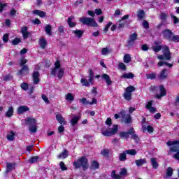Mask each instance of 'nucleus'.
<instances>
[{
    "label": "nucleus",
    "instance_id": "obj_13",
    "mask_svg": "<svg viewBox=\"0 0 179 179\" xmlns=\"http://www.w3.org/2000/svg\"><path fill=\"white\" fill-rule=\"evenodd\" d=\"M159 92L160 94H157L155 96L156 99H158V100H160L164 96L167 95V91L166 90V88H164V85H159Z\"/></svg>",
    "mask_w": 179,
    "mask_h": 179
},
{
    "label": "nucleus",
    "instance_id": "obj_51",
    "mask_svg": "<svg viewBox=\"0 0 179 179\" xmlns=\"http://www.w3.org/2000/svg\"><path fill=\"white\" fill-rule=\"evenodd\" d=\"M21 89H22V90H24V92H26L28 89H29V84H27V83H21Z\"/></svg>",
    "mask_w": 179,
    "mask_h": 179
},
{
    "label": "nucleus",
    "instance_id": "obj_28",
    "mask_svg": "<svg viewBox=\"0 0 179 179\" xmlns=\"http://www.w3.org/2000/svg\"><path fill=\"white\" fill-rule=\"evenodd\" d=\"M80 120V116H74L73 117L71 118V125L72 127H75L78 122H79V120Z\"/></svg>",
    "mask_w": 179,
    "mask_h": 179
},
{
    "label": "nucleus",
    "instance_id": "obj_17",
    "mask_svg": "<svg viewBox=\"0 0 179 179\" xmlns=\"http://www.w3.org/2000/svg\"><path fill=\"white\" fill-rule=\"evenodd\" d=\"M110 152H111V150L103 149L101 151V155H102V156H103L106 160H108V159L110 157Z\"/></svg>",
    "mask_w": 179,
    "mask_h": 179
},
{
    "label": "nucleus",
    "instance_id": "obj_48",
    "mask_svg": "<svg viewBox=\"0 0 179 179\" xmlns=\"http://www.w3.org/2000/svg\"><path fill=\"white\" fill-rule=\"evenodd\" d=\"M170 152H171L172 153H176L177 152H179V147L176 146V145H173V146L171 147L170 148Z\"/></svg>",
    "mask_w": 179,
    "mask_h": 179
},
{
    "label": "nucleus",
    "instance_id": "obj_15",
    "mask_svg": "<svg viewBox=\"0 0 179 179\" xmlns=\"http://www.w3.org/2000/svg\"><path fill=\"white\" fill-rule=\"evenodd\" d=\"M29 110L30 109L27 106H21L17 108V114H19V115H20L22 114H24V113H26L27 111H29Z\"/></svg>",
    "mask_w": 179,
    "mask_h": 179
},
{
    "label": "nucleus",
    "instance_id": "obj_18",
    "mask_svg": "<svg viewBox=\"0 0 179 179\" xmlns=\"http://www.w3.org/2000/svg\"><path fill=\"white\" fill-rule=\"evenodd\" d=\"M143 132H145L148 131V134H153L155 129H153V127L148 125V126H142Z\"/></svg>",
    "mask_w": 179,
    "mask_h": 179
},
{
    "label": "nucleus",
    "instance_id": "obj_25",
    "mask_svg": "<svg viewBox=\"0 0 179 179\" xmlns=\"http://www.w3.org/2000/svg\"><path fill=\"white\" fill-rule=\"evenodd\" d=\"M38 44L41 48H42V50H44L45 47H47V40H45V38H41L38 41Z\"/></svg>",
    "mask_w": 179,
    "mask_h": 179
},
{
    "label": "nucleus",
    "instance_id": "obj_22",
    "mask_svg": "<svg viewBox=\"0 0 179 179\" xmlns=\"http://www.w3.org/2000/svg\"><path fill=\"white\" fill-rule=\"evenodd\" d=\"M99 167H100V164H99L97 161L93 160L91 162V165H90L91 170H97V169H99Z\"/></svg>",
    "mask_w": 179,
    "mask_h": 179
},
{
    "label": "nucleus",
    "instance_id": "obj_29",
    "mask_svg": "<svg viewBox=\"0 0 179 179\" xmlns=\"http://www.w3.org/2000/svg\"><path fill=\"white\" fill-rule=\"evenodd\" d=\"M137 17L138 20H143V19H145V10H138L137 12Z\"/></svg>",
    "mask_w": 179,
    "mask_h": 179
},
{
    "label": "nucleus",
    "instance_id": "obj_56",
    "mask_svg": "<svg viewBox=\"0 0 179 179\" xmlns=\"http://www.w3.org/2000/svg\"><path fill=\"white\" fill-rule=\"evenodd\" d=\"M127 174H128V171H127V169H125V168L121 169L120 172V177H121V176H127Z\"/></svg>",
    "mask_w": 179,
    "mask_h": 179
},
{
    "label": "nucleus",
    "instance_id": "obj_64",
    "mask_svg": "<svg viewBox=\"0 0 179 179\" xmlns=\"http://www.w3.org/2000/svg\"><path fill=\"white\" fill-rule=\"evenodd\" d=\"M152 106H153V101H150L148 102V103L145 106V108L147 110H148L149 108H150L151 107H152Z\"/></svg>",
    "mask_w": 179,
    "mask_h": 179
},
{
    "label": "nucleus",
    "instance_id": "obj_46",
    "mask_svg": "<svg viewBox=\"0 0 179 179\" xmlns=\"http://www.w3.org/2000/svg\"><path fill=\"white\" fill-rule=\"evenodd\" d=\"M167 19V14L164 13H161L160 14V20L162 23H166V20Z\"/></svg>",
    "mask_w": 179,
    "mask_h": 179
},
{
    "label": "nucleus",
    "instance_id": "obj_50",
    "mask_svg": "<svg viewBox=\"0 0 179 179\" xmlns=\"http://www.w3.org/2000/svg\"><path fill=\"white\" fill-rule=\"evenodd\" d=\"M64 69H59L58 73H57V78L59 79H62V77L64 76Z\"/></svg>",
    "mask_w": 179,
    "mask_h": 179
},
{
    "label": "nucleus",
    "instance_id": "obj_9",
    "mask_svg": "<svg viewBox=\"0 0 179 179\" xmlns=\"http://www.w3.org/2000/svg\"><path fill=\"white\" fill-rule=\"evenodd\" d=\"M162 51L166 61H170L171 59V52H170V48L167 45H164L162 47Z\"/></svg>",
    "mask_w": 179,
    "mask_h": 179
},
{
    "label": "nucleus",
    "instance_id": "obj_62",
    "mask_svg": "<svg viewBox=\"0 0 179 179\" xmlns=\"http://www.w3.org/2000/svg\"><path fill=\"white\" fill-rule=\"evenodd\" d=\"M12 78H13L12 77V76H10V74H8L3 78V80H4L5 82H7L8 80H10Z\"/></svg>",
    "mask_w": 179,
    "mask_h": 179
},
{
    "label": "nucleus",
    "instance_id": "obj_24",
    "mask_svg": "<svg viewBox=\"0 0 179 179\" xmlns=\"http://www.w3.org/2000/svg\"><path fill=\"white\" fill-rule=\"evenodd\" d=\"M134 78H135V74L131 72L124 73L123 75L121 76V78H123V79H134Z\"/></svg>",
    "mask_w": 179,
    "mask_h": 179
},
{
    "label": "nucleus",
    "instance_id": "obj_26",
    "mask_svg": "<svg viewBox=\"0 0 179 179\" xmlns=\"http://www.w3.org/2000/svg\"><path fill=\"white\" fill-rule=\"evenodd\" d=\"M68 150L64 149L62 152L57 155V159H66V157H68Z\"/></svg>",
    "mask_w": 179,
    "mask_h": 179
},
{
    "label": "nucleus",
    "instance_id": "obj_38",
    "mask_svg": "<svg viewBox=\"0 0 179 179\" xmlns=\"http://www.w3.org/2000/svg\"><path fill=\"white\" fill-rule=\"evenodd\" d=\"M38 159H40V157H38V156L31 157V158L29 160V162L31 164H33L34 163H37V162H38Z\"/></svg>",
    "mask_w": 179,
    "mask_h": 179
},
{
    "label": "nucleus",
    "instance_id": "obj_32",
    "mask_svg": "<svg viewBox=\"0 0 179 179\" xmlns=\"http://www.w3.org/2000/svg\"><path fill=\"white\" fill-rule=\"evenodd\" d=\"M72 33L73 34H75L76 36H77L78 38H81L82 36H83V33L85 32L83 30L76 29V30H73Z\"/></svg>",
    "mask_w": 179,
    "mask_h": 179
},
{
    "label": "nucleus",
    "instance_id": "obj_63",
    "mask_svg": "<svg viewBox=\"0 0 179 179\" xmlns=\"http://www.w3.org/2000/svg\"><path fill=\"white\" fill-rule=\"evenodd\" d=\"M143 27H144V29H149V22L147 20H144L143 21Z\"/></svg>",
    "mask_w": 179,
    "mask_h": 179
},
{
    "label": "nucleus",
    "instance_id": "obj_27",
    "mask_svg": "<svg viewBox=\"0 0 179 179\" xmlns=\"http://www.w3.org/2000/svg\"><path fill=\"white\" fill-rule=\"evenodd\" d=\"M15 164L7 162L6 173H10V171H12V170H13V169H15Z\"/></svg>",
    "mask_w": 179,
    "mask_h": 179
},
{
    "label": "nucleus",
    "instance_id": "obj_61",
    "mask_svg": "<svg viewBox=\"0 0 179 179\" xmlns=\"http://www.w3.org/2000/svg\"><path fill=\"white\" fill-rule=\"evenodd\" d=\"M111 24H113V22L111 21H110L106 26L104 28V31L105 33H107L108 31V29H110V27H111Z\"/></svg>",
    "mask_w": 179,
    "mask_h": 179
},
{
    "label": "nucleus",
    "instance_id": "obj_33",
    "mask_svg": "<svg viewBox=\"0 0 179 179\" xmlns=\"http://www.w3.org/2000/svg\"><path fill=\"white\" fill-rule=\"evenodd\" d=\"M145 77L147 79H150V80H155L157 77V74L155 72H152L150 73L145 74Z\"/></svg>",
    "mask_w": 179,
    "mask_h": 179
},
{
    "label": "nucleus",
    "instance_id": "obj_1",
    "mask_svg": "<svg viewBox=\"0 0 179 179\" xmlns=\"http://www.w3.org/2000/svg\"><path fill=\"white\" fill-rule=\"evenodd\" d=\"M119 136L121 139H132L135 142H139V136L136 134V131L134 127H130L127 131H120Z\"/></svg>",
    "mask_w": 179,
    "mask_h": 179
},
{
    "label": "nucleus",
    "instance_id": "obj_19",
    "mask_svg": "<svg viewBox=\"0 0 179 179\" xmlns=\"http://www.w3.org/2000/svg\"><path fill=\"white\" fill-rule=\"evenodd\" d=\"M150 162L152 169L157 170V169H159V162H157V159L155 157H152L150 158Z\"/></svg>",
    "mask_w": 179,
    "mask_h": 179
},
{
    "label": "nucleus",
    "instance_id": "obj_59",
    "mask_svg": "<svg viewBox=\"0 0 179 179\" xmlns=\"http://www.w3.org/2000/svg\"><path fill=\"white\" fill-rule=\"evenodd\" d=\"M122 15V13L121 12L120 9H117L115 11V13L113 14V16L115 17H117L118 16H121Z\"/></svg>",
    "mask_w": 179,
    "mask_h": 179
},
{
    "label": "nucleus",
    "instance_id": "obj_6",
    "mask_svg": "<svg viewBox=\"0 0 179 179\" xmlns=\"http://www.w3.org/2000/svg\"><path fill=\"white\" fill-rule=\"evenodd\" d=\"M26 64H27V59H26L24 57L20 59L19 65L21 69L17 71V75L22 76L23 75V72H29V71H30L29 66Z\"/></svg>",
    "mask_w": 179,
    "mask_h": 179
},
{
    "label": "nucleus",
    "instance_id": "obj_47",
    "mask_svg": "<svg viewBox=\"0 0 179 179\" xmlns=\"http://www.w3.org/2000/svg\"><path fill=\"white\" fill-rule=\"evenodd\" d=\"M29 131L32 134H36V132H37V124H34L33 126H30Z\"/></svg>",
    "mask_w": 179,
    "mask_h": 179
},
{
    "label": "nucleus",
    "instance_id": "obj_40",
    "mask_svg": "<svg viewBox=\"0 0 179 179\" xmlns=\"http://www.w3.org/2000/svg\"><path fill=\"white\" fill-rule=\"evenodd\" d=\"M20 43H22V39L20 38L16 37L12 40V45H17Z\"/></svg>",
    "mask_w": 179,
    "mask_h": 179
},
{
    "label": "nucleus",
    "instance_id": "obj_11",
    "mask_svg": "<svg viewBox=\"0 0 179 179\" xmlns=\"http://www.w3.org/2000/svg\"><path fill=\"white\" fill-rule=\"evenodd\" d=\"M24 124L28 125L29 127H32L33 125H37V120L34 117H28L27 119L24 120Z\"/></svg>",
    "mask_w": 179,
    "mask_h": 179
},
{
    "label": "nucleus",
    "instance_id": "obj_49",
    "mask_svg": "<svg viewBox=\"0 0 179 179\" xmlns=\"http://www.w3.org/2000/svg\"><path fill=\"white\" fill-rule=\"evenodd\" d=\"M166 145L168 146H173V145H179V141H167Z\"/></svg>",
    "mask_w": 179,
    "mask_h": 179
},
{
    "label": "nucleus",
    "instance_id": "obj_41",
    "mask_svg": "<svg viewBox=\"0 0 179 179\" xmlns=\"http://www.w3.org/2000/svg\"><path fill=\"white\" fill-rule=\"evenodd\" d=\"M125 153H127V155H130V156H135L137 152H136V150L135 149H131V150H125Z\"/></svg>",
    "mask_w": 179,
    "mask_h": 179
},
{
    "label": "nucleus",
    "instance_id": "obj_53",
    "mask_svg": "<svg viewBox=\"0 0 179 179\" xmlns=\"http://www.w3.org/2000/svg\"><path fill=\"white\" fill-rule=\"evenodd\" d=\"M166 176L167 177H171L173 176V169L171 167H169L166 169Z\"/></svg>",
    "mask_w": 179,
    "mask_h": 179
},
{
    "label": "nucleus",
    "instance_id": "obj_7",
    "mask_svg": "<svg viewBox=\"0 0 179 179\" xmlns=\"http://www.w3.org/2000/svg\"><path fill=\"white\" fill-rule=\"evenodd\" d=\"M135 87L130 85L124 90L123 97L126 101H130L132 100V92H135Z\"/></svg>",
    "mask_w": 179,
    "mask_h": 179
},
{
    "label": "nucleus",
    "instance_id": "obj_3",
    "mask_svg": "<svg viewBox=\"0 0 179 179\" xmlns=\"http://www.w3.org/2000/svg\"><path fill=\"white\" fill-rule=\"evenodd\" d=\"M163 38L170 43H179V36L174 35L171 29H165L162 31Z\"/></svg>",
    "mask_w": 179,
    "mask_h": 179
},
{
    "label": "nucleus",
    "instance_id": "obj_52",
    "mask_svg": "<svg viewBox=\"0 0 179 179\" xmlns=\"http://www.w3.org/2000/svg\"><path fill=\"white\" fill-rule=\"evenodd\" d=\"M66 100H69L70 101H73L75 100V96L71 93H68L66 94Z\"/></svg>",
    "mask_w": 179,
    "mask_h": 179
},
{
    "label": "nucleus",
    "instance_id": "obj_16",
    "mask_svg": "<svg viewBox=\"0 0 179 179\" xmlns=\"http://www.w3.org/2000/svg\"><path fill=\"white\" fill-rule=\"evenodd\" d=\"M102 79L105 80L107 86H111V85H113V81L111 80V78H110L108 74H102Z\"/></svg>",
    "mask_w": 179,
    "mask_h": 179
},
{
    "label": "nucleus",
    "instance_id": "obj_4",
    "mask_svg": "<svg viewBox=\"0 0 179 179\" xmlns=\"http://www.w3.org/2000/svg\"><path fill=\"white\" fill-rule=\"evenodd\" d=\"M101 132L103 136H113V135H115L118 132V125L114 124L113 125V128L108 127V129L103 127L101 129Z\"/></svg>",
    "mask_w": 179,
    "mask_h": 179
},
{
    "label": "nucleus",
    "instance_id": "obj_60",
    "mask_svg": "<svg viewBox=\"0 0 179 179\" xmlns=\"http://www.w3.org/2000/svg\"><path fill=\"white\" fill-rule=\"evenodd\" d=\"M171 18L173 19V24H177V23H179L178 17H177L175 15H173V14L171 15Z\"/></svg>",
    "mask_w": 179,
    "mask_h": 179
},
{
    "label": "nucleus",
    "instance_id": "obj_57",
    "mask_svg": "<svg viewBox=\"0 0 179 179\" xmlns=\"http://www.w3.org/2000/svg\"><path fill=\"white\" fill-rule=\"evenodd\" d=\"M119 69H121L122 71H127V66L122 62L119 63Z\"/></svg>",
    "mask_w": 179,
    "mask_h": 179
},
{
    "label": "nucleus",
    "instance_id": "obj_58",
    "mask_svg": "<svg viewBox=\"0 0 179 179\" xmlns=\"http://www.w3.org/2000/svg\"><path fill=\"white\" fill-rule=\"evenodd\" d=\"M80 103H82L83 106H87V104H89V101H87L86 98H82L80 99Z\"/></svg>",
    "mask_w": 179,
    "mask_h": 179
},
{
    "label": "nucleus",
    "instance_id": "obj_2",
    "mask_svg": "<svg viewBox=\"0 0 179 179\" xmlns=\"http://www.w3.org/2000/svg\"><path fill=\"white\" fill-rule=\"evenodd\" d=\"M73 166L75 170L82 167L83 171H86L89 169V159L85 156L80 157L73 162Z\"/></svg>",
    "mask_w": 179,
    "mask_h": 179
},
{
    "label": "nucleus",
    "instance_id": "obj_5",
    "mask_svg": "<svg viewBox=\"0 0 179 179\" xmlns=\"http://www.w3.org/2000/svg\"><path fill=\"white\" fill-rule=\"evenodd\" d=\"M80 22L86 26H90L91 27H99V24L96 22V20L94 18L83 17L80 18Z\"/></svg>",
    "mask_w": 179,
    "mask_h": 179
},
{
    "label": "nucleus",
    "instance_id": "obj_12",
    "mask_svg": "<svg viewBox=\"0 0 179 179\" xmlns=\"http://www.w3.org/2000/svg\"><path fill=\"white\" fill-rule=\"evenodd\" d=\"M169 77V71L166 69H162L157 78L159 80H164Z\"/></svg>",
    "mask_w": 179,
    "mask_h": 179
},
{
    "label": "nucleus",
    "instance_id": "obj_35",
    "mask_svg": "<svg viewBox=\"0 0 179 179\" xmlns=\"http://www.w3.org/2000/svg\"><path fill=\"white\" fill-rule=\"evenodd\" d=\"M73 19V17L72 16L69 17V18L67 19V23L69 27H75L76 26V22H72Z\"/></svg>",
    "mask_w": 179,
    "mask_h": 179
},
{
    "label": "nucleus",
    "instance_id": "obj_8",
    "mask_svg": "<svg viewBox=\"0 0 179 179\" xmlns=\"http://www.w3.org/2000/svg\"><path fill=\"white\" fill-rule=\"evenodd\" d=\"M138 40V34L134 32L129 36V38L127 41V45L129 47H134V44H135V41Z\"/></svg>",
    "mask_w": 179,
    "mask_h": 179
},
{
    "label": "nucleus",
    "instance_id": "obj_43",
    "mask_svg": "<svg viewBox=\"0 0 179 179\" xmlns=\"http://www.w3.org/2000/svg\"><path fill=\"white\" fill-rule=\"evenodd\" d=\"M7 139L10 141H15V132L11 131L10 134L7 135Z\"/></svg>",
    "mask_w": 179,
    "mask_h": 179
},
{
    "label": "nucleus",
    "instance_id": "obj_14",
    "mask_svg": "<svg viewBox=\"0 0 179 179\" xmlns=\"http://www.w3.org/2000/svg\"><path fill=\"white\" fill-rule=\"evenodd\" d=\"M32 80L34 85H38L40 83V73L38 71L33 72Z\"/></svg>",
    "mask_w": 179,
    "mask_h": 179
},
{
    "label": "nucleus",
    "instance_id": "obj_10",
    "mask_svg": "<svg viewBox=\"0 0 179 179\" xmlns=\"http://www.w3.org/2000/svg\"><path fill=\"white\" fill-rule=\"evenodd\" d=\"M29 27L24 26L21 28V33L24 40H27L28 37L31 36V32L27 31Z\"/></svg>",
    "mask_w": 179,
    "mask_h": 179
},
{
    "label": "nucleus",
    "instance_id": "obj_55",
    "mask_svg": "<svg viewBox=\"0 0 179 179\" xmlns=\"http://www.w3.org/2000/svg\"><path fill=\"white\" fill-rule=\"evenodd\" d=\"M2 40L3 43H8L9 41V34L6 33L3 36Z\"/></svg>",
    "mask_w": 179,
    "mask_h": 179
},
{
    "label": "nucleus",
    "instance_id": "obj_42",
    "mask_svg": "<svg viewBox=\"0 0 179 179\" xmlns=\"http://www.w3.org/2000/svg\"><path fill=\"white\" fill-rule=\"evenodd\" d=\"M145 163H146V159H140L136 160V166H141L145 164Z\"/></svg>",
    "mask_w": 179,
    "mask_h": 179
},
{
    "label": "nucleus",
    "instance_id": "obj_23",
    "mask_svg": "<svg viewBox=\"0 0 179 179\" xmlns=\"http://www.w3.org/2000/svg\"><path fill=\"white\" fill-rule=\"evenodd\" d=\"M122 118L123 120L124 118L125 124H131V122H132V117H131V115L123 114L122 115Z\"/></svg>",
    "mask_w": 179,
    "mask_h": 179
},
{
    "label": "nucleus",
    "instance_id": "obj_54",
    "mask_svg": "<svg viewBox=\"0 0 179 179\" xmlns=\"http://www.w3.org/2000/svg\"><path fill=\"white\" fill-rule=\"evenodd\" d=\"M106 125H108V127H111L113 125V120L111 117H108L105 122Z\"/></svg>",
    "mask_w": 179,
    "mask_h": 179
},
{
    "label": "nucleus",
    "instance_id": "obj_21",
    "mask_svg": "<svg viewBox=\"0 0 179 179\" xmlns=\"http://www.w3.org/2000/svg\"><path fill=\"white\" fill-rule=\"evenodd\" d=\"M34 15H36L39 16V17H45L47 13L44 11H41V10H35L33 11Z\"/></svg>",
    "mask_w": 179,
    "mask_h": 179
},
{
    "label": "nucleus",
    "instance_id": "obj_45",
    "mask_svg": "<svg viewBox=\"0 0 179 179\" xmlns=\"http://www.w3.org/2000/svg\"><path fill=\"white\" fill-rule=\"evenodd\" d=\"M162 48H163V46L162 45L152 47V50L154 51V52H159V51H162Z\"/></svg>",
    "mask_w": 179,
    "mask_h": 179
},
{
    "label": "nucleus",
    "instance_id": "obj_31",
    "mask_svg": "<svg viewBox=\"0 0 179 179\" xmlns=\"http://www.w3.org/2000/svg\"><path fill=\"white\" fill-rule=\"evenodd\" d=\"M110 52H113V50L108 49V48H103L101 50V55H108V54H110Z\"/></svg>",
    "mask_w": 179,
    "mask_h": 179
},
{
    "label": "nucleus",
    "instance_id": "obj_44",
    "mask_svg": "<svg viewBox=\"0 0 179 179\" xmlns=\"http://www.w3.org/2000/svg\"><path fill=\"white\" fill-rule=\"evenodd\" d=\"M59 166L62 170V171H66L68 170V167L65 165V163L64 162H60L59 164Z\"/></svg>",
    "mask_w": 179,
    "mask_h": 179
},
{
    "label": "nucleus",
    "instance_id": "obj_20",
    "mask_svg": "<svg viewBox=\"0 0 179 179\" xmlns=\"http://www.w3.org/2000/svg\"><path fill=\"white\" fill-rule=\"evenodd\" d=\"M56 120L57 121H58V122H59L61 124V125H65L66 124V121H65V118H64V117H62V115L61 114H57L56 115Z\"/></svg>",
    "mask_w": 179,
    "mask_h": 179
},
{
    "label": "nucleus",
    "instance_id": "obj_37",
    "mask_svg": "<svg viewBox=\"0 0 179 179\" xmlns=\"http://www.w3.org/2000/svg\"><path fill=\"white\" fill-rule=\"evenodd\" d=\"M119 160L120 162H125V160H127V152H125V151L120 154Z\"/></svg>",
    "mask_w": 179,
    "mask_h": 179
},
{
    "label": "nucleus",
    "instance_id": "obj_30",
    "mask_svg": "<svg viewBox=\"0 0 179 179\" xmlns=\"http://www.w3.org/2000/svg\"><path fill=\"white\" fill-rule=\"evenodd\" d=\"M13 106H10L8 108V110L6 112L5 115L7 118H10V117H12V115H13Z\"/></svg>",
    "mask_w": 179,
    "mask_h": 179
},
{
    "label": "nucleus",
    "instance_id": "obj_36",
    "mask_svg": "<svg viewBox=\"0 0 179 179\" xmlns=\"http://www.w3.org/2000/svg\"><path fill=\"white\" fill-rule=\"evenodd\" d=\"M52 30V27H51L50 24H47L45 27V31L46 33V34H48V36H51L52 32L51 31Z\"/></svg>",
    "mask_w": 179,
    "mask_h": 179
},
{
    "label": "nucleus",
    "instance_id": "obj_34",
    "mask_svg": "<svg viewBox=\"0 0 179 179\" xmlns=\"http://www.w3.org/2000/svg\"><path fill=\"white\" fill-rule=\"evenodd\" d=\"M123 61L124 64H129V62L132 61V59L131 58V55L129 54L124 55L123 57Z\"/></svg>",
    "mask_w": 179,
    "mask_h": 179
},
{
    "label": "nucleus",
    "instance_id": "obj_39",
    "mask_svg": "<svg viewBox=\"0 0 179 179\" xmlns=\"http://www.w3.org/2000/svg\"><path fill=\"white\" fill-rule=\"evenodd\" d=\"M80 83H82L83 86L90 87V83H89V81L86 78H81Z\"/></svg>",
    "mask_w": 179,
    "mask_h": 179
}]
</instances>
